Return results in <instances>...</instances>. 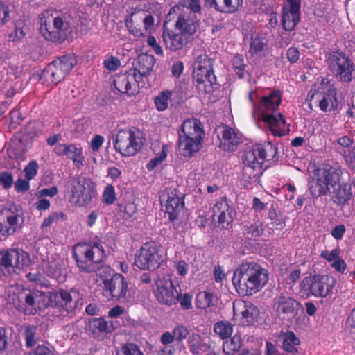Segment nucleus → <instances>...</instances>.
I'll return each instance as SVG.
<instances>
[{"instance_id": "f257e3e1", "label": "nucleus", "mask_w": 355, "mask_h": 355, "mask_svg": "<svg viewBox=\"0 0 355 355\" xmlns=\"http://www.w3.org/2000/svg\"><path fill=\"white\" fill-rule=\"evenodd\" d=\"M268 273L255 262L241 264L234 271L232 283L235 287L244 290L246 295H252L261 290L268 282Z\"/></svg>"}, {"instance_id": "f03ea898", "label": "nucleus", "mask_w": 355, "mask_h": 355, "mask_svg": "<svg viewBox=\"0 0 355 355\" xmlns=\"http://www.w3.org/2000/svg\"><path fill=\"white\" fill-rule=\"evenodd\" d=\"M205 132L196 119L184 121L179 133L178 150L184 157H191L200 150Z\"/></svg>"}, {"instance_id": "7ed1b4c3", "label": "nucleus", "mask_w": 355, "mask_h": 355, "mask_svg": "<svg viewBox=\"0 0 355 355\" xmlns=\"http://www.w3.org/2000/svg\"><path fill=\"white\" fill-rule=\"evenodd\" d=\"M73 257L81 271L92 272L98 269V265L105 257V252L100 245L77 244L73 247Z\"/></svg>"}, {"instance_id": "20e7f679", "label": "nucleus", "mask_w": 355, "mask_h": 355, "mask_svg": "<svg viewBox=\"0 0 355 355\" xmlns=\"http://www.w3.org/2000/svg\"><path fill=\"white\" fill-rule=\"evenodd\" d=\"M281 101L280 92L273 90L268 95L263 96L259 105L263 121L270 126L274 135L279 136L282 135L283 133L278 129L285 125L286 121L282 114L278 113L275 115L273 112L278 108Z\"/></svg>"}, {"instance_id": "39448f33", "label": "nucleus", "mask_w": 355, "mask_h": 355, "mask_svg": "<svg viewBox=\"0 0 355 355\" xmlns=\"http://www.w3.org/2000/svg\"><path fill=\"white\" fill-rule=\"evenodd\" d=\"M31 264L29 254L23 250L12 248L0 251V276L8 277L24 270Z\"/></svg>"}, {"instance_id": "423d86ee", "label": "nucleus", "mask_w": 355, "mask_h": 355, "mask_svg": "<svg viewBox=\"0 0 355 355\" xmlns=\"http://www.w3.org/2000/svg\"><path fill=\"white\" fill-rule=\"evenodd\" d=\"M335 284V279L331 276L310 275L302 279L300 287L301 292L307 297L323 298L332 292Z\"/></svg>"}, {"instance_id": "0eeeda50", "label": "nucleus", "mask_w": 355, "mask_h": 355, "mask_svg": "<svg viewBox=\"0 0 355 355\" xmlns=\"http://www.w3.org/2000/svg\"><path fill=\"white\" fill-rule=\"evenodd\" d=\"M327 64L337 79L343 83L352 80L355 65L347 54L340 51H331L327 55Z\"/></svg>"}, {"instance_id": "6e6552de", "label": "nucleus", "mask_w": 355, "mask_h": 355, "mask_svg": "<svg viewBox=\"0 0 355 355\" xmlns=\"http://www.w3.org/2000/svg\"><path fill=\"white\" fill-rule=\"evenodd\" d=\"M113 141L116 151L123 156L135 155L142 147L139 131L134 128L120 130Z\"/></svg>"}, {"instance_id": "1a4fd4ad", "label": "nucleus", "mask_w": 355, "mask_h": 355, "mask_svg": "<svg viewBox=\"0 0 355 355\" xmlns=\"http://www.w3.org/2000/svg\"><path fill=\"white\" fill-rule=\"evenodd\" d=\"M24 213L20 206L8 204L0 211V234L7 237L20 229L24 223Z\"/></svg>"}, {"instance_id": "9d476101", "label": "nucleus", "mask_w": 355, "mask_h": 355, "mask_svg": "<svg viewBox=\"0 0 355 355\" xmlns=\"http://www.w3.org/2000/svg\"><path fill=\"white\" fill-rule=\"evenodd\" d=\"M168 21L176 19L175 27L180 32L190 37L197 29L198 19L187 7L177 6L171 8L166 16Z\"/></svg>"}, {"instance_id": "9b49d317", "label": "nucleus", "mask_w": 355, "mask_h": 355, "mask_svg": "<svg viewBox=\"0 0 355 355\" xmlns=\"http://www.w3.org/2000/svg\"><path fill=\"white\" fill-rule=\"evenodd\" d=\"M17 300L13 299L16 308L22 310L26 313H33V311L44 310L50 305V294L41 291H26L21 293Z\"/></svg>"}, {"instance_id": "f8f14e48", "label": "nucleus", "mask_w": 355, "mask_h": 355, "mask_svg": "<svg viewBox=\"0 0 355 355\" xmlns=\"http://www.w3.org/2000/svg\"><path fill=\"white\" fill-rule=\"evenodd\" d=\"M40 31L44 37L53 42H63L66 33L62 27L64 26L62 18L54 16L52 10H46L40 17Z\"/></svg>"}, {"instance_id": "ddd939ff", "label": "nucleus", "mask_w": 355, "mask_h": 355, "mask_svg": "<svg viewBox=\"0 0 355 355\" xmlns=\"http://www.w3.org/2000/svg\"><path fill=\"white\" fill-rule=\"evenodd\" d=\"M69 201L79 207L89 205L96 196L95 185L90 179L78 177L72 180Z\"/></svg>"}, {"instance_id": "4468645a", "label": "nucleus", "mask_w": 355, "mask_h": 355, "mask_svg": "<svg viewBox=\"0 0 355 355\" xmlns=\"http://www.w3.org/2000/svg\"><path fill=\"white\" fill-rule=\"evenodd\" d=\"M340 171L334 167L320 170L317 178L309 181V189L313 198H318L326 195L329 187H333L339 181Z\"/></svg>"}, {"instance_id": "2eb2a0df", "label": "nucleus", "mask_w": 355, "mask_h": 355, "mask_svg": "<svg viewBox=\"0 0 355 355\" xmlns=\"http://www.w3.org/2000/svg\"><path fill=\"white\" fill-rule=\"evenodd\" d=\"M164 261V256L159 253L157 245L153 242H146L136 256L135 264L141 270H154Z\"/></svg>"}, {"instance_id": "dca6fc26", "label": "nucleus", "mask_w": 355, "mask_h": 355, "mask_svg": "<svg viewBox=\"0 0 355 355\" xmlns=\"http://www.w3.org/2000/svg\"><path fill=\"white\" fill-rule=\"evenodd\" d=\"M153 293L157 301L162 304L172 306L178 302L179 292L168 276H159L155 279Z\"/></svg>"}, {"instance_id": "f3484780", "label": "nucleus", "mask_w": 355, "mask_h": 355, "mask_svg": "<svg viewBox=\"0 0 355 355\" xmlns=\"http://www.w3.org/2000/svg\"><path fill=\"white\" fill-rule=\"evenodd\" d=\"M277 153V147L268 142L264 145L256 144L246 148V162L262 167L264 162L273 160Z\"/></svg>"}, {"instance_id": "a211bd4d", "label": "nucleus", "mask_w": 355, "mask_h": 355, "mask_svg": "<svg viewBox=\"0 0 355 355\" xmlns=\"http://www.w3.org/2000/svg\"><path fill=\"white\" fill-rule=\"evenodd\" d=\"M103 294L108 300H124L128 291V282L121 274H114L110 279L103 280Z\"/></svg>"}, {"instance_id": "6ab92c4d", "label": "nucleus", "mask_w": 355, "mask_h": 355, "mask_svg": "<svg viewBox=\"0 0 355 355\" xmlns=\"http://www.w3.org/2000/svg\"><path fill=\"white\" fill-rule=\"evenodd\" d=\"M299 304L284 292L279 293L273 300V309L278 317L283 320H291L297 314Z\"/></svg>"}, {"instance_id": "aec40b11", "label": "nucleus", "mask_w": 355, "mask_h": 355, "mask_svg": "<svg viewBox=\"0 0 355 355\" xmlns=\"http://www.w3.org/2000/svg\"><path fill=\"white\" fill-rule=\"evenodd\" d=\"M67 57L63 55L49 64L43 70L40 80L47 84H58L65 77Z\"/></svg>"}, {"instance_id": "412c9836", "label": "nucleus", "mask_w": 355, "mask_h": 355, "mask_svg": "<svg viewBox=\"0 0 355 355\" xmlns=\"http://www.w3.org/2000/svg\"><path fill=\"white\" fill-rule=\"evenodd\" d=\"M301 0H286L282 12L284 28L291 31L300 19Z\"/></svg>"}, {"instance_id": "4be33fe9", "label": "nucleus", "mask_w": 355, "mask_h": 355, "mask_svg": "<svg viewBox=\"0 0 355 355\" xmlns=\"http://www.w3.org/2000/svg\"><path fill=\"white\" fill-rule=\"evenodd\" d=\"M319 107L323 112H331L338 106L336 92L334 85L329 82L322 81L320 84Z\"/></svg>"}, {"instance_id": "5701e85b", "label": "nucleus", "mask_w": 355, "mask_h": 355, "mask_svg": "<svg viewBox=\"0 0 355 355\" xmlns=\"http://www.w3.org/2000/svg\"><path fill=\"white\" fill-rule=\"evenodd\" d=\"M218 137L220 141L219 147L224 151H235L241 144V135L227 125L223 127Z\"/></svg>"}, {"instance_id": "b1692460", "label": "nucleus", "mask_w": 355, "mask_h": 355, "mask_svg": "<svg viewBox=\"0 0 355 355\" xmlns=\"http://www.w3.org/2000/svg\"><path fill=\"white\" fill-rule=\"evenodd\" d=\"M184 205L183 195L179 194L177 189H170L167 191L166 211L168 214L170 220L173 221L178 218Z\"/></svg>"}, {"instance_id": "393cba45", "label": "nucleus", "mask_w": 355, "mask_h": 355, "mask_svg": "<svg viewBox=\"0 0 355 355\" xmlns=\"http://www.w3.org/2000/svg\"><path fill=\"white\" fill-rule=\"evenodd\" d=\"M162 37L166 49L171 51L182 49L189 41V37L185 34L169 29H164Z\"/></svg>"}, {"instance_id": "a878e982", "label": "nucleus", "mask_w": 355, "mask_h": 355, "mask_svg": "<svg viewBox=\"0 0 355 355\" xmlns=\"http://www.w3.org/2000/svg\"><path fill=\"white\" fill-rule=\"evenodd\" d=\"M213 212L214 216L218 217V223L226 228L232 223L235 214L234 209L229 205L225 198L216 202Z\"/></svg>"}, {"instance_id": "bb28decb", "label": "nucleus", "mask_w": 355, "mask_h": 355, "mask_svg": "<svg viewBox=\"0 0 355 355\" xmlns=\"http://www.w3.org/2000/svg\"><path fill=\"white\" fill-rule=\"evenodd\" d=\"M281 349L287 355H299L300 338L293 331L280 332L278 336Z\"/></svg>"}, {"instance_id": "cd10ccee", "label": "nucleus", "mask_w": 355, "mask_h": 355, "mask_svg": "<svg viewBox=\"0 0 355 355\" xmlns=\"http://www.w3.org/2000/svg\"><path fill=\"white\" fill-rule=\"evenodd\" d=\"M135 77L132 73H122L116 76L114 80V87L121 93L128 95H133L137 92V86L135 83Z\"/></svg>"}, {"instance_id": "c85d7f7f", "label": "nucleus", "mask_w": 355, "mask_h": 355, "mask_svg": "<svg viewBox=\"0 0 355 355\" xmlns=\"http://www.w3.org/2000/svg\"><path fill=\"white\" fill-rule=\"evenodd\" d=\"M333 201L338 205L347 203L352 196V184L350 183H340L339 181L333 187Z\"/></svg>"}, {"instance_id": "c756f323", "label": "nucleus", "mask_w": 355, "mask_h": 355, "mask_svg": "<svg viewBox=\"0 0 355 355\" xmlns=\"http://www.w3.org/2000/svg\"><path fill=\"white\" fill-rule=\"evenodd\" d=\"M89 327L94 332L111 333L116 328V322L105 320L103 318H95L89 320Z\"/></svg>"}, {"instance_id": "7c9ffc66", "label": "nucleus", "mask_w": 355, "mask_h": 355, "mask_svg": "<svg viewBox=\"0 0 355 355\" xmlns=\"http://www.w3.org/2000/svg\"><path fill=\"white\" fill-rule=\"evenodd\" d=\"M200 79L195 78L198 89L202 93H211L218 87L214 74H211L209 76H206L205 78H201Z\"/></svg>"}, {"instance_id": "2f4dec72", "label": "nucleus", "mask_w": 355, "mask_h": 355, "mask_svg": "<svg viewBox=\"0 0 355 355\" xmlns=\"http://www.w3.org/2000/svg\"><path fill=\"white\" fill-rule=\"evenodd\" d=\"M243 340L240 335L235 334L223 345V351L225 355H234L241 349Z\"/></svg>"}, {"instance_id": "473e14b6", "label": "nucleus", "mask_w": 355, "mask_h": 355, "mask_svg": "<svg viewBox=\"0 0 355 355\" xmlns=\"http://www.w3.org/2000/svg\"><path fill=\"white\" fill-rule=\"evenodd\" d=\"M49 294L51 306L58 308L60 311H64L67 304V291L60 289L58 292H50Z\"/></svg>"}, {"instance_id": "72a5a7b5", "label": "nucleus", "mask_w": 355, "mask_h": 355, "mask_svg": "<svg viewBox=\"0 0 355 355\" xmlns=\"http://www.w3.org/2000/svg\"><path fill=\"white\" fill-rule=\"evenodd\" d=\"M245 309L241 311L243 323L246 325L254 324L259 315V311L257 307L250 304H245Z\"/></svg>"}, {"instance_id": "f704fd0d", "label": "nucleus", "mask_w": 355, "mask_h": 355, "mask_svg": "<svg viewBox=\"0 0 355 355\" xmlns=\"http://www.w3.org/2000/svg\"><path fill=\"white\" fill-rule=\"evenodd\" d=\"M245 157L246 149L244 150L243 155H242V160L244 164L243 169V179L245 182H250L259 175L262 167H255L254 164L246 162Z\"/></svg>"}, {"instance_id": "c9c22d12", "label": "nucleus", "mask_w": 355, "mask_h": 355, "mask_svg": "<svg viewBox=\"0 0 355 355\" xmlns=\"http://www.w3.org/2000/svg\"><path fill=\"white\" fill-rule=\"evenodd\" d=\"M216 300V297L211 293L202 291L196 295V303L198 308L205 309L207 307L214 306Z\"/></svg>"}, {"instance_id": "e433bc0d", "label": "nucleus", "mask_w": 355, "mask_h": 355, "mask_svg": "<svg viewBox=\"0 0 355 355\" xmlns=\"http://www.w3.org/2000/svg\"><path fill=\"white\" fill-rule=\"evenodd\" d=\"M154 58L153 56L141 55L139 58L137 65L134 69L138 73L143 76H148L152 71Z\"/></svg>"}, {"instance_id": "4c0bfd02", "label": "nucleus", "mask_w": 355, "mask_h": 355, "mask_svg": "<svg viewBox=\"0 0 355 355\" xmlns=\"http://www.w3.org/2000/svg\"><path fill=\"white\" fill-rule=\"evenodd\" d=\"M68 158L73 161V164L78 169L84 165L85 157L82 150L74 145H68Z\"/></svg>"}, {"instance_id": "58836bf2", "label": "nucleus", "mask_w": 355, "mask_h": 355, "mask_svg": "<svg viewBox=\"0 0 355 355\" xmlns=\"http://www.w3.org/2000/svg\"><path fill=\"white\" fill-rule=\"evenodd\" d=\"M26 152V147L22 142V139L18 141H12L8 149V154L10 158L18 159Z\"/></svg>"}, {"instance_id": "ea45409f", "label": "nucleus", "mask_w": 355, "mask_h": 355, "mask_svg": "<svg viewBox=\"0 0 355 355\" xmlns=\"http://www.w3.org/2000/svg\"><path fill=\"white\" fill-rule=\"evenodd\" d=\"M214 330L222 339L227 338L232 334V325L229 322H217Z\"/></svg>"}, {"instance_id": "a19ab883", "label": "nucleus", "mask_w": 355, "mask_h": 355, "mask_svg": "<svg viewBox=\"0 0 355 355\" xmlns=\"http://www.w3.org/2000/svg\"><path fill=\"white\" fill-rule=\"evenodd\" d=\"M171 95L172 92L171 91H164L155 98V104L159 111H164L167 109Z\"/></svg>"}, {"instance_id": "79ce46f5", "label": "nucleus", "mask_w": 355, "mask_h": 355, "mask_svg": "<svg viewBox=\"0 0 355 355\" xmlns=\"http://www.w3.org/2000/svg\"><path fill=\"white\" fill-rule=\"evenodd\" d=\"M40 131V123L36 121L30 122L24 126L21 130L22 135V140L27 139H32L37 135Z\"/></svg>"}, {"instance_id": "37998d69", "label": "nucleus", "mask_w": 355, "mask_h": 355, "mask_svg": "<svg viewBox=\"0 0 355 355\" xmlns=\"http://www.w3.org/2000/svg\"><path fill=\"white\" fill-rule=\"evenodd\" d=\"M116 355H144V354L136 344L129 343L117 350Z\"/></svg>"}, {"instance_id": "c03bdc74", "label": "nucleus", "mask_w": 355, "mask_h": 355, "mask_svg": "<svg viewBox=\"0 0 355 355\" xmlns=\"http://www.w3.org/2000/svg\"><path fill=\"white\" fill-rule=\"evenodd\" d=\"M232 65L235 73L240 78H243L246 73L244 58L242 55H236L232 60Z\"/></svg>"}, {"instance_id": "a18cd8bd", "label": "nucleus", "mask_w": 355, "mask_h": 355, "mask_svg": "<svg viewBox=\"0 0 355 355\" xmlns=\"http://www.w3.org/2000/svg\"><path fill=\"white\" fill-rule=\"evenodd\" d=\"M68 303H70V306L76 309L78 305H82L83 299L79 293V291L76 289H71L68 293Z\"/></svg>"}, {"instance_id": "49530a36", "label": "nucleus", "mask_w": 355, "mask_h": 355, "mask_svg": "<svg viewBox=\"0 0 355 355\" xmlns=\"http://www.w3.org/2000/svg\"><path fill=\"white\" fill-rule=\"evenodd\" d=\"M36 331L37 329L34 326H25L24 327L26 343V345L29 347H33L36 343L35 338Z\"/></svg>"}, {"instance_id": "de8ad7c7", "label": "nucleus", "mask_w": 355, "mask_h": 355, "mask_svg": "<svg viewBox=\"0 0 355 355\" xmlns=\"http://www.w3.org/2000/svg\"><path fill=\"white\" fill-rule=\"evenodd\" d=\"M145 15L144 10H138L132 12L129 17H126L125 24H136L139 26L143 23V17Z\"/></svg>"}, {"instance_id": "09e8293b", "label": "nucleus", "mask_w": 355, "mask_h": 355, "mask_svg": "<svg viewBox=\"0 0 355 355\" xmlns=\"http://www.w3.org/2000/svg\"><path fill=\"white\" fill-rule=\"evenodd\" d=\"M268 218L272 220L269 224L270 229H282L284 227V223L282 220L277 218L276 210L274 208H270L268 211Z\"/></svg>"}, {"instance_id": "8fccbe9b", "label": "nucleus", "mask_w": 355, "mask_h": 355, "mask_svg": "<svg viewBox=\"0 0 355 355\" xmlns=\"http://www.w3.org/2000/svg\"><path fill=\"white\" fill-rule=\"evenodd\" d=\"M245 233L252 237H257L263 234V229L262 228V223L260 222H255L251 225L248 226L245 229Z\"/></svg>"}, {"instance_id": "3c124183", "label": "nucleus", "mask_w": 355, "mask_h": 355, "mask_svg": "<svg viewBox=\"0 0 355 355\" xmlns=\"http://www.w3.org/2000/svg\"><path fill=\"white\" fill-rule=\"evenodd\" d=\"M214 60L209 58L206 54H202L197 57L194 68H210L213 67Z\"/></svg>"}, {"instance_id": "603ef678", "label": "nucleus", "mask_w": 355, "mask_h": 355, "mask_svg": "<svg viewBox=\"0 0 355 355\" xmlns=\"http://www.w3.org/2000/svg\"><path fill=\"white\" fill-rule=\"evenodd\" d=\"M103 202L107 205H111L116 199L114 188L112 185H107L103 193Z\"/></svg>"}, {"instance_id": "864d4df0", "label": "nucleus", "mask_w": 355, "mask_h": 355, "mask_svg": "<svg viewBox=\"0 0 355 355\" xmlns=\"http://www.w3.org/2000/svg\"><path fill=\"white\" fill-rule=\"evenodd\" d=\"M243 0H225V12H234L242 6Z\"/></svg>"}, {"instance_id": "5fc2aeb1", "label": "nucleus", "mask_w": 355, "mask_h": 355, "mask_svg": "<svg viewBox=\"0 0 355 355\" xmlns=\"http://www.w3.org/2000/svg\"><path fill=\"white\" fill-rule=\"evenodd\" d=\"M38 164L36 162H31L24 168L26 178L28 180L33 179L37 173Z\"/></svg>"}, {"instance_id": "6e6d98bb", "label": "nucleus", "mask_w": 355, "mask_h": 355, "mask_svg": "<svg viewBox=\"0 0 355 355\" xmlns=\"http://www.w3.org/2000/svg\"><path fill=\"white\" fill-rule=\"evenodd\" d=\"M121 62L116 57L111 56L103 62L104 67L111 71H116L120 66Z\"/></svg>"}, {"instance_id": "4d7b16f0", "label": "nucleus", "mask_w": 355, "mask_h": 355, "mask_svg": "<svg viewBox=\"0 0 355 355\" xmlns=\"http://www.w3.org/2000/svg\"><path fill=\"white\" fill-rule=\"evenodd\" d=\"M173 333L175 339L178 341H181L187 338L189 334V331L184 326L178 325L173 329Z\"/></svg>"}, {"instance_id": "13d9d810", "label": "nucleus", "mask_w": 355, "mask_h": 355, "mask_svg": "<svg viewBox=\"0 0 355 355\" xmlns=\"http://www.w3.org/2000/svg\"><path fill=\"white\" fill-rule=\"evenodd\" d=\"M178 302H180L183 309H189L192 308V295L189 293H184L182 295L179 293Z\"/></svg>"}, {"instance_id": "bf43d9fd", "label": "nucleus", "mask_w": 355, "mask_h": 355, "mask_svg": "<svg viewBox=\"0 0 355 355\" xmlns=\"http://www.w3.org/2000/svg\"><path fill=\"white\" fill-rule=\"evenodd\" d=\"M211 74H214L213 67L210 68H194V78L201 80V78H205L206 76H209Z\"/></svg>"}, {"instance_id": "052dcab7", "label": "nucleus", "mask_w": 355, "mask_h": 355, "mask_svg": "<svg viewBox=\"0 0 355 355\" xmlns=\"http://www.w3.org/2000/svg\"><path fill=\"white\" fill-rule=\"evenodd\" d=\"M10 128H16L22 121L21 114L18 110H12L10 113Z\"/></svg>"}, {"instance_id": "680f3d73", "label": "nucleus", "mask_w": 355, "mask_h": 355, "mask_svg": "<svg viewBox=\"0 0 355 355\" xmlns=\"http://www.w3.org/2000/svg\"><path fill=\"white\" fill-rule=\"evenodd\" d=\"M129 32L135 35V37H143L145 34H146V32L144 31V28H142L141 25L139 26H137L136 24H125Z\"/></svg>"}, {"instance_id": "e2e57ef3", "label": "nucleus", "mask_w": 355, "mask_h": 355, "mask_svg": "<svg viewBox=\"0 0 355 355\" xmlns=\"http://www.w3.org/2000/svg\"><path fill=\"white\" fill-rule=\"evenodd\" d=\"M345 328L351 334L355 335V308L347 319Z\"/></svg>"}, {"instance_id": "0e129e2a", "label": "nucleus", "mask_w": 355, "mask_h": 355, "mask_svg": "<svg viewBox=\"0 0 355 355\" xmlns=\"http://www.w3.org/2000/svg\"><path fill=\"white\" fill-rule=\"evenodd\" d=\"M0 183L5 189H9L13 184V178L12 175L7 172L1 173Z\"/></svg>"}, {"instance_id": "69168bd1", "label": "nucleus", "mask_w": 355, "mask_h": 355, "mask_svg": "<svg viewBox=\"0 0 355 355\" xmlns=\"http://www.w3.org/2000/svg\"><path fill=\"white\" fill-rule=\"evenodd\" d=\"M137 212V206L133 202H128L125 205L124 208L123 218L128 220L131 218Z\"/></svg>"}, {"instance_id": "338daca9", "label": "nucleus", "mask_w": 355, "mask_h": 355, "mask_svg": "<svg viewBox=\"0 0 355 355\" xmlns=\"http://www.w3.org/2000/svg\"><path fill=\"white\" fill-rule=\"evenodd\" d=\"M250 51L257 55H261L263 51L264 44L259 39H254L250 43Z\"/></svg>"}, {"instance_id": "774afa93", "label": "nucleus", "mask_w": 355, "mask_h": 355, "mask_svg": "<svg viewBox=\"0 0 355 355\" xmlns=\"http://www.w3.org/2000/svg\"><path fill=\"white\" fill-rule=\"evenodd\" d=\"M266 355H287L285 352H280L277 347L271 342H266Z\"/></svg>"}]
</instances>
